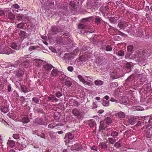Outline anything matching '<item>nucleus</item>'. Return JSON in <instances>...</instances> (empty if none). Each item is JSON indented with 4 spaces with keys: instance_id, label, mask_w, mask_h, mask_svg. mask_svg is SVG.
I'll use <instances>...</instances> for the list:
<instances>
[{
    "instance_id": "nucleus-5",
    "label": "nucleus",
    "mask_w": 152,
    "mask_h": 152,
    "mask_svg": "<svg viewBox=\"0 0 152 152\" xmlns=\"http://www.w3.org/2000/svg\"><path fill=\"white\" fill-rule=\"evenodd\" d=\"M53 67V66L51 64H48L43 66V69L45 72H49Z\"/></svg>"
},
{
    "instance_id": "nucleus-8",
    "label": "nucleus",
    "mask_w": 152,
    "mask_h": 152,
    "mask_svg": "<svg viewBox=\"0 0 152 152\" xmlns=\"http://www.w3.org/2000/svg\"><path fill=\"white\" fill-rule=\"evenodd\" d=\"M11 49L8 47H5L2 50L1 53L9 54L10 53Z\"/></svg>"
},
{
    "instance_id": "nucleus-4",
    "label": "nucleus",
    "mask_w": 152,
    "mask_h": 152,
    "mask_svg": "<svg viewBox=\"0 0 152 152\" xmlns=\"http://www.w3.org/2000/svg\"><path fill=\"white\" fill-rule=\"evenodd\" d=\"M115 115L116 118L120 119V120L126 117L125 113L121 111L115 113Z\"/></svg>"
},
{
    "instance_id": "nucleus-15",
    "label": "nucleus",
    "mask_w": 152,
    "mask_h": 152,
    "mask_svg": "<svg viewBox=\"0 0 152 152\" xmlns=\"http://www.w3.org/2000/svg\"><path fill=\"white\" fill-rule=\"evenodd\" d=\"M7 144L10 148H13L15 145V142L13 140H8Z\"/></svg>"
},
{
    "instance_id": "nucleus-13",
    "label": "nucleus",
    "mask_w": 152,
    "mask_h": 152,
    "mask_svg": "<svg viewBox=\"0 0 152 152\" xmlns=\"http://www.w3.org/2000/svg\"><path fill=\"white\" fill-rule=\"evenodd\" d=\"M88 59L87 55L86 54L82 55L79 57V60L81 61H85Z\"/></svg>"
},
{
    "instance_id": "nucleus-32",
    "label": "nucleus",
    "mask_w": 152,
    "mask_h": 152,
    "mask_svg": "<svg viewBox=\"0 0 152 152\" xmlns=\"http://www.w3.org/2000/svg\"><path fill=\"white\" fill-rule=\"evenodd\" d=\"M108 141L111 144H113L116 141V139L112 137H110L108 138Z\"/></svg>"
},
{
    "instance_id": "nucleus-11",
    "label": "nucleus",
    "mask_w": 152,
    "mask_h": 152,
    "mask_svg": "<svg viewBox=\"0 0 152 152\" xmlns=\"http://www.w3.org/2000/svg\"><path fill=\"white\" fill-rule=\"evenodd\" d=\"M129 102L128 98L126 96H125L121 98L120 100V103L121 104H127Z\"/></svg>"
},
{
    "instance_id": "nucleus-61",
    "label": "nucleus",
    "mask_w": 152,
    "mask_h": 152,
    "mask_svg": "<svg viewBox=\"0 0 152 152\" xmlns=\"http://www.w3.org/2000/svg\"><path fill=\"white\" fill-rule=\"evenodd\" d=\"M55 127V126H53L52 124H49L48 125V127L49 128L53 129Z\"/></svg>"
},
{
    "instance_id": "nucleus-40",
    "label": "nucleus",
    "mask_w": 152,
    "mask_h": 152,
    "mask_svg": "<svg viewBox=\"0 0 152 152\" xmlns=\"http://www.w3.org/2000/svg\"><path fill=\"white\" fill-rule=\"evenodd\" d=\"M146 37L149 39H152V32L151 31L149 32L148 34L146 35Z\"/></svg>"
},
{
    "instance_id": "nucleus-25",
    "label": "nucleus",
    "mask_w": 152,
    "mask_h": 152,
    "mask_svg": "<svg viewBox=\"0 0 152 152\" xmlns=\"http://www.w3.org/2000/svg\"><path fill=\"white\" fill-rule=\"evenodd\" d=\"M52 31L54 34H56L57 33L60 31V28L57 27H53L52 29Z\"/></svg>"
},
{
    "instance_id": "nucleus-57",
    "label": "nucleus",
    "mask_w": 152,
    "mask_h": 152,
    "mask_svg": "<svg viewBox=\"0 0 152 152\" xmlns=\"http://www.w3.org/2000/svg\"><path fill=\"white\" fill-rule=\"evenodd\" d=\"M109 20L111 23H113L115 22V18L113 17H111L110 18Z\"/></svg>"
},
{
    "instance_id": "nucleus-36",
    "label": "nucleus",
    "mask_w": 152,
    "mask_h": 152,
    "mask_svg": "<svg viewBox=\"0 0 152 152\" xmlns=\"http://www.w3.org/2000/svg\"><path fill=\"white\" fill-rule=\"evenodd\" d=\"M96 123L95 121L91 120L89 122V125L91 127H93L95 126Z\"/></svg>"
},
{
    "instance_id": "nucleus-37",
    "label": "nucleus",
    "mask_w": 152,
    "mask_h": 152,
    "mask_svg": "<svg viewBox=\"0 0 152 152\" xmlns=\"http://www.w3.org/2000/svg\"><path fill=\"white\" fill-rule=\"evenodd\" d=\"M32 101L36 104H38L39 102V99L37 97L34 96L32 98Z\"/></svg>"
},
{
    "instance_id": "nucleus-23",
    "label": "nucleus",
    "mask_w": 152,
    "mask_h": 152,
    "mask_svg": "<svg viewBox=\"0 0 152 152\" xmlns=\"http://www.w3.org/2000/svg\"><path fill=\"white\" fill-rule=\"evenodd\" d=\"M96 86H101L103 84V82L100 80H97L94 82Z\"/></svg>"
},
{
    "instance_id": "nucleus-9",
    "label": "nucleus",
    "mask_w": 152,
    "mask_h": 152,
    "mask_svg": "<svg viewBox=\"0 0 152 152\" xmlns=\"http://www.w3.org/2000/svg\"><path fill=\"white\" fill-rule=\"evenodd\" d=\"M35 122L37 124L39 125H44L45 123V122L43 120L39 118H37L35 120Z\"/></svg>"
},
{
    "instance_id": "nucleus-55",
    "label": "nucleus",
    "mask_w": 152,
    "mask_h": 152,
    "mask_svg": "<svg viewBox=\"0 0 152 152\" xmlns=\"http://www.w3.org/2000/svg\"><path fill=\"white\" fill-rule=\"evenodd\" d=\"M67 70L70 72H72L74 70L73 67L72 66H69L67 67Z\"/></svg>"
},
{
    "instance_id": "nucleus-16",
    "label": "nucleus",
    "mask_w": 152,
    "mask_h": 152,
    "mask_svg": "<svg viewBox=\"0 0 152 152\" xmlns=\"http://www.w3.org/2000/svg\"><path fill=\"white\" fill-rule=\"evenodd\" d=\"M48 99L49 101H51L52 102H58V100L56 98L54 95H50V96L48 98Z\"/></svg>"
},
{
    "instance_id": "nucleus-54",
    "label": "nucleus",
    "mask_w": 152,
    "mask_h": 152,
    "mask_svg": "<svg viewBox=\"0 0 152 152\" xmlns=\"http://www.w3.org/2000/svg\"><path fill=\"white\" fill-rule=\"evenodd\" d=\"M126 67L127 69H130L131 67V64L129 63H127L126 64Z\"/></svg>"
},
{
    "instance_id": "nucleus-29",
    "label": "nucleus",
    "mask_w": 152,
    "mask_h": 152,
    "mask_svg": "<svg viewBox=\"0 0 152 152\" xmlns=\"http://www.w3.org/2000/svg\"><path fill=\"white\" fill-rule=\"evenodd\" d=\"M69 6H71L70 8L72 10H74L76 8L75 6H76V4L74 2H70L69 4Z\"/></svg>"
},
{
    "instance_id": "nucleus-53",
    "label": "nucleus",
    "mask_w": 152,
    "mask_h": 152,
    "mask_svg": "<svg viewBox=\"0 0 152 152\" xmlns=\"http://www.w3.org/2000/svg\"><path fill=\"white\" fill-rule=\"evenodd\" d=\"M64 41L66 42H65L66 44H68V42H70V39L69 37H65L64 38Z\"/></svg>"
},
{
    "instance_id": "nucleus-58",
    "label": "nucleus",
    "mask_w": 152,
    "mask_h": 152,
    "mask_svg": "<svg viewBox=\"0 0 152 152\" xmlns=\"http://www.w3.org/2000/svg\"><path fill=\"white\" fill-rule=\"evenodd\" d=\"M38 136L40 137L41 138L45 139V134L44 133H42L41 134H38Z\"/></svg>"
},
{
    "instance_id": "nucleus-10",
    "label": "nucleus",
    "mask_w": 152,
    "mask_h": 152,
    "mask_svg": "<svg viewBox=\"0 0 152 152\" xmlns=\"http://www.w3.org/2000/svg\"><path fill=\"white\" fill-rule=\"evenodd\" d=\"M119 76L118 75L116 70H114V72H112L110 75V78L112 80H114L118 78Z\"/></svg>"
},
{
    "instance_id": "nucleus-64",
    "label": "nucleus",
    "mask_w": 152,
    "mask_h": 152,
    "mask_svg": "<svg viewBox=\"0 0 152 152\" xmlns=\"http://www.w3.org/2000/svg\"><path fill=\"white\" fill-rule=\"evenodd\" d=\"M83 84H86L88 86L91 85V83L89 82L86 81V80H85V82H84Z\"/></svg>"
},
{
    "instance_id": "nucleus-30",
    "label": "nucleus",
    "mask_w": 152,
    "mask_h": 152,
    "mask_svg": "<svg viewBox=\"0 0 152 152\" xmlns=\"http://www.w3.org/2000/svg\"><path fill=\"white\" fill-rule=\"evenodd\" d=\"M29 66V63L27 61H24L22 64V66L25 68L28 67Z\"/></svg>"
},
{
    "instance_id": "nucleus-24",
    "label": "nucleus",
    "mask_w": 152,
    "mask_h": 152,
    "mask_svg": "<svg viewBox=\"0 0 152 152\" xmlns=\"http://www.w3.org/2000/svg\"><path fill=\"white\" fill-rule=\"evenodd\" d=\"M78 27L79 29H87L88 28V26L82 23L78 25Z\"/></svg>"
},
{
    "instance_id": "nucleus-56",
    "label": "nucleus",
    "mask_w": 152,
    "mask_h": 152,
    "mask_svg": "<svg viewBox=\"0 0 152 152\" xmlns=\"http://www.w3.org/2000/svg\"><path fill=\"white\" fill-rule=\"evenodd\" d=\"M91 149L92 150L95 151H97V147L96 146L94 145L91 147Z\"/></svg>"
},
{
    "instance_id": "nucleus-6",
    "label": "nucleus",
    "mask_w": 152,
    "mask_h": 152,
    "mask_svg": "<svg viewBox=\"0 0 152 152\" xmlns=\"http://www.w3.org/2000/svg\"><path fill=\"white\" fill-rule=\"evenodd\" d=\"M82 148V146L80 145L76 144L71 146V149L72 150H76L79 151Z\"/></svg>"
},
{
    "instance_id": "nucleus-27",
    "label": "nucleus",
    "mask_w": 152,
    "mask_h": 152,
    "mask_svg": "<svg viewBox=\"0 0 152 152\" xmlns=\"http://www.w3.org/2000/svg\"><path fill=\"white\" fill-rule=\"evenodd\" d=\"M8 18L11 20H13L15 19V15L12 12H9L8 15Z\"/></svg>"
},
{
    "instance_id": "nucleus-33",
    "label": "nucleus",
    "mask_w": 152,
    "mask_h": 152,
    "mask_svg": "<svg viewBox=\"0 0 152 152\" xmlns=\"http://www.w3.org/2000/svg\"><path fill=\"white\" fill-rule=\"evenodd\" d=\"M50 137L53 139H55L56 138V133L54 132H50L49 133Z\"/></svg>"
},
{
    "instance_id": "nucleus-1",
    "label": "nucleus",
    "mask_w": 152,
    "mask_h": 152,
    "mask_svg": "<svg viewBox=\"0 0 152 152\" xmlns=\"http://www.w3.org/2000/svg\"><path fill=\"white\" fill-rule=\"evenodd\" d=\"M72 113L78 119H80L83 118L84 116L82 112L80 111L77 108H75L72 110Z\"/></svg>"
},
{
    "instance_id": "nucleus-63",
    "label": "nucleus",
    "mask_w": 152,
    "mask_h": 152,
    "mask_svg": "<svg viewBox=\"0 0 152 152\" xmlns=\"http://www.w3.org/2000/svg\"><path fill=\"white\" fill-rule=\"evenodd\" d=\"M93 108L95 109L97 107V105L94 102H93Z\"/></svg>"
},
{
    "instance_id": "nucleus-17",
    "label": "nucleus",
    "mask_w": 152,
    "mask_h": 152,
    "mask_svg": "<svg viewBox=\"0 0 152 152\" xmlns=\"http://www.w3.org/2000/svg\"><path fill=\"white\" fill-rule=\"evenodd\" d=\"M136 121V118L135 117H131L128 119L129 123L132 125L134 124Z\"/></svg>"
},
{
    "instance_id": "nucleus-12",
    "label": "nucleus",
    "mask_w": 152,
    "mask_h": 152,
    "mask_svg": "<svg viewBox=\"0 0 152 152\" xmlns=\"http://www.w3.org/2000/svg\"><path fill=\"white\" fill-rule=\"evenodd\" d=\"M34 61L35 66L38 67L40 66L43 63L42 60L39 59H35Z\"/></svg>"
},
{
    "instance_id": "nucleus-3",
    "label": "nucleus",
    "mask_w": 152,
    "mask_h": 152,
    "mask_svg": "<svg viewBox=\"0 0 152 152\" xmlns=\"http://www.w3.org/2000/svg\"><path fill=\"white\" fill-rule=\"evenodd\" d=\"M128 23L120 21L119 22L118 26L120 29H124L128 26Z\"/></svg>"
},
{
    "instance_id": "nucleus-39",
    "label": "nucleus",
    "mask_w": 152,
    "mask_h": 152,
    "mask_svg": "<svg viewBox=\"0 0 152 152\" xmlns=\"http://www.w3.org/2000/svg\"><path fill=\"white\" fill-rule=\"evenodd\" d=\"M77 77L80 81L83 84L85 80L83 77L81 75H78L77 76Z\"/></svg>"
},
{
    "instance_id": "nucleus-22",
    "label": "nucleus",
    "mask_w": 152,
    "mask_h": 152,
    "mask_svg": "<svg viewBox=\"0 0 152 152\" xmlns=\"http://www.w3.org/2000/svg\"><path fill=\"white\" fill-rule=\"evenodd\" d=\"M10 47L13 49L17 50H19L20 48L19 46H18L14 42H12L11 43Z\"/></svg>"
},
{
    "instance_id": "nucleus-51",
    "label": "nucleus",
    "mask_w": 152,
    "mask_h": 152,
    "mask_svg": "<svg viewBox=\"0 0 152 152\" xmlns=\"http://www.w3.org/2000/svg\"><path fill=\"white\" fill-rule=\"evenodd\" d=\"M13 137L15 139H19L20 137L19 134H14L12 135Z\"/></svg>"
},
{
    "instance_id": "nucleus-26",
    "label": "nucleus",
    "mask_w": 152,
    "mask_h": 152,
    "mask_svg": "<svg viewBox=\"0 0 152 152\" xmlns=\"http://www.w3.org/2000/svg\"><path fill=\"white\" fill-rule=\"evenodd\" d=\"M24 72L20 69H19L17 75L18 77H20L23 76Z\"/></svg>"
},
{
    "instance_id": "nucleus-2",
    "label": "nucleus",
    "mask_w": 152,
    "mask_h": 152,
    "mask_svg": "<svg viewBox=\"0 0 152 152\" xmlns=\"http://www.w3.org/2000/svg\"><path fill=\"white\" fill-rule=\"evenodd\" d=\"M61 73V72L58 70L54 67L50 73V75L52 77H56L58 76Z\"/></svg>"
},
{
    "instance_id": "nucleus-45",
    "label": "nucleus",
    "mask_w": 152,
    "mask_h": 152,
    "mask_svg": "<svg viewBox=\"0 0 152 152\" xmlns=\"http://www.w3.org/2000/svg\"><path fill=\"white\" fill-rule=\"evenodd\" d=\"M109 101H104L102 104L104 106L107 107L109 105Z\"/></svg>"
},
{
    "instance_id": "nucleus-43",
    "label": "nucleus",
    "mask_w": 152,
    "mask_h": 152,
    "mask_svg": "<svg viewBox=\"0 0 152 152\" xmlns=\"http://www.w3.org/2000/svg\"><path fill=\"white\" fill-rule=\"evenodd\" d=\"M118 85L117 83L116 82H113L110 83V86L112 88L115 87H116L118 86Z\"/></svg>"
},
{
    "instance_id": "nucleus-59",
    "label": "nucleus",
    "mask_w": 152,
    "mask_h": 152,
    "mask_svg": "<svg viewBox=\"0 0 152 152\" xmlns=\"http://www.w3.org/2000/svg\"><path fill=\"white\" fill-rule=\"evenodd\" d=\"M110 100L112 102H115L116 103H117L118 102V101L115 99L113 97L111 98Z\"/></svg>"
},
{
    "instance_id": "nucleus-62",
    "label": "nucleus",
    "mask_w": 152,
    "mask_h": 152,
    "mask_svg": "<svg viewBox=\"0 0 152 152\" xmlns=\"http://www.w3.org/2000/svg\"><path fill=\"white\" fill-rule=\"evenodd\" d=\"M142 123L141 121H138L137 124H136V126L137 127L140 126L141 125Z\"/></svg>"
},
{
    "instance_id": "nucleus-50",
    "label": "nucleus",
    "mask_w": 152,
    "mask_h": 152,
    "mask_svg": "<svg viewBox=\"0 0 152 152\" xmlns=\"http://www.w3.org/2000/svg\"><path fill=\"white\" fill-rule=\"evenodd\" d=\"M11 7L12 8L16 9H18L20 8V6L17 4H14L12 5Z\"/></svg>"
},
{
    "instance_id": "nucleus-48",
    "label": "nucleus",
    "mask_w": 152,
    "mask_h": 152,
    "mask_svg": "<svg viewBox=\"0 0 152 152\" xmlns=\"http://www.w3.org/2000/svg\"><path fill=\"white\" fill-rule=\"evenodd\" d=\"M56 96L58 98H59L62 96V94L61 92L58 91L55 94Z\"/></svg>"
},
{
    "instance_id": "nucleus-60",
    "label": "nucleus",
    "mask_w": 152,
    "mask_h": 152,
    "mask_svg": "<svg viewBox=\"0 0 152 152\" xmlns=\"http://www.w3.org/2000/svg\"><path fill=\"white\" fill-rule=\"evenodd\" d=\"M59 75H60V77H62L61 79H64L66 77V75H65L62 72H61V73Z\"/></svg>"
},
{
    "instance_id": "nucleus-35",
    "label": "nucleus",
    "mask_w": 152,
    "mask_h": 152,
    "mask_svg": "<svg viewBox=\"0 0 152 152\" xmlns=\"http://www.w3.org/2000/svg\"><path fill=\"white\" fill-rule=\"evenodd\" d=\"M23 15L22 14H18L17 16V19L18 21H21L23 20Z\"/></svg>"
},
{
    "instance_id": "nucleus-47",
    "label": "nucleus",
    "mask_w": 152,
    "mask_h": 152,
    "mask_svg": "<svg viewBox=\"0 0 152 152\" xmlns=\"http://www.w3.org/2000/svg\"><path fill=\"white\" fill-rule=\"evenodd\" d=\"M25 23H20L17 25V27L19 28H23L25 26Z\"/></svg>"
},
{
    "instance_id": "nucleus-49",
    "label": "nucleus",
    "mask_w": 152,
    "mask_h": 152,
    "mask_svg": "<svg viewBox=\"0 0 152 152\" xmlns=\"http://www.w3.org/2000/svg\"><path fill=\"white\" fill-rule=\"evenodd\" d=\"M1 111L3 113H7L8 111V108L7 107H3L1 108Z\"/></svg>"
},
{
    "instance_id": "nucleus-38",
    "label": "nucleus",
    "mask_w": 152,
    "mask_h": 152,
    "mask_svg": "<svg viewBox=\"0 0 152 152\" xmlns=\"http://www.w3.org/2000/svg\"><path fill=\"white\" fill-rule=\"evenodd\" d=\"M104 50L107 51H110L112 50V48L109 45H107L104 49Z\"/></svg>"
},
{
    "instance_id": "nucleus-20",
    "label": "nucleus",
    "mask_w": 152,
    "mask_h": 152,
    "mask_svg": "<svg viewBox=\"0 0 152 152\" xmlns=\"http://www.w3.org/2000/svg\"><path fill=\"white\" fill-rule=\"evenodd\" d=\"M122 145V140L120 139L118 141L115 143L114 146L115 147L118 148L121 147Z\"/></svg>"
},
{
    "instance_id": "nucleus-42",
    "label": "nucleus",
    "mask_w": 152,
    "mask_h": 152,
    "mask_svg": "<svg viewBox=\"0 0 152 152\" xmlns=\"http://www.w3.org/2000/svg\"><path fill=\"white\" fill-rule=\"evenodd\" d=\"M21 88L23 92H28V90L25 86L22 85L21 86Z\"/></svg>"
},
{
    "instance_id": "nucleus-46",
    "label": "nucleus",
    "mask_w": 152,
    "mask_h": 152,
    "mask_svg": "<svg viewBox=\"0 0 152 152\" xmlns=\"http://www.w3.org/2000/svg\"><path fill=\"white\" fill-rule=\"evenodd\" d=\"M92 20V17H89L88 18L83 19L82 20V22L83 23L84 21H90Z\"/></svg>"
},
{
    "instance_id": "nucleus-7",
    "label": "nucleus",
    "mask_w": 152,
    "mask_h": 152,
    "mask_svg": "<svg viewBox=\"0 0 152 152\" xmlns=\"http://www.w3.org/2000/svg\"><path fill=\"white\" fill-rule=\"evenodd\" d=\"M20 121L22 122L23 123H27L29 121V120L27 115H21Z\"/></svg>"
},
{
    "instance_id": "nucleus-28",
    "label": "nucleus",
    "mask_w": 152,
    "mask_h": 152,
    "mask_svg": "<svg viewBox=\"0 0 152 152\" xmlns=\"http://www.w3.org/2000/svg\"><path fill=\"white\" fill-rule=\"evenodd\" d=\"M119 133L115 131H113L111 132V135L114 137L116 138L118 135Z\"/></svg>"
},
{
    "instance_id": "nucleus-41",
    "label": "nucleus",
    "mask_w": 152,
    "mask_h": 152,
    "mask_svg": "<svg viewBox=\"0 0 152 152\" xmlns=\"http://www.w3.org/2000/svg\"><path fill=\"white\" fill-rule=\"evenodd\" d=\"M117 55L119 56H122L124 55V51L122 50H120L118 52L117 54H116Z\"/></svg>"
},
{
    "instance_id": "nucleus-19",
    "label": "nucleus",
    "mask_w": 152,
    "mask_h": 152,
    "mask_svg": "<svg viewBox=\"0 0 152 152\" xmlns=\"http://www.w3.org/2000/svg\"><path fill=\"white\" fill-rule=\"evenodd\" d=\"M152 130V127L150 128L145 133V135L148 138H150L152 135V131L150 132V131Z\"/></svg>"
},
{
    "instance_id": "nucleus-34",
    "label": "nucleus",
    "mask_w": 152,
    "mask_h": 152,
    "mask_svg": "<svg viewBox=\"0 0 152 152\" xmlns=\"http://www.w3.org/2000/svg\"><path fill=\"white\" fill-rule=\"evenodd\" d=\"M39 48V46H31L28 48V50L30 51H32L34 50H35L37 49H38Z\"/></svg>"
},
{
    "instance_id": "nucleus-44",
    "label": "nucleus",
    "mask_w": 152,
    "mask_h": 152,
    "mask_svg": "<svg viewBox=\"0 0 152 152\" xmlns=\"http://www.w3.org/2000/svg\"><path fill=\"white\" fill-rule=\"evenodd\" d=\"M127 50L128 51L132 52L133 51V46L132 45H129L127 47Z\"/></svg>"
},
{
    "instance_id": "nucleus-31",
    "label": "nucleus",
    "mask_w": 152,
    "mask_h": 152,
    "mask_svg": "<svg viewBox=\"0 0 152 152\" xmlns=\"http://www.w3.org/2000/svg\"><path fill=\"white\" fill-rule=\"evenodd\" d=\"M104 122L107 124H110L112 122L111 118L110 117H107L106 118L104 121Z\"/></svg>"
},
{
    "instance_id": "nucleus-14",
    "label": "nucleus",
    "mask_w": 152,
    "mask_h": 152,
    "mask_svg": "<svg viewBox=\"0 0 152 152\" xmlns=\"http://www.w3.org/2000/svg\"><path fill=\"white\" fill-rule=\"evenodd\" d=\"M74 137V135L71 133L69 132L66 134L64 138H67L69 140H72Z\"/></svg>"
},
{
    "instance_id": "nucleus-21",
    "label": "nucleus",
    "mask_w": 152,
    "mask_h": 152,
    "mask_svg": "<svg viewBox=\"0 0 152 152\" xmlns=\"http://www.w3.org/2000/svg\"><path fill=\"white\" fill-rule=\"evenodd\" d=\"M145 122L146 123H151L152 122V118L148 116H145L144 117Z\"/></svg>"
},
{
    "instance_id": "nucleus-52",
    "label": "nucleus",
    "mask_w": 152,
    "mask_h": 152,
    "mask_svg": "<svg viewBox=\"0 0 152 152\" xmlns=\"http://www.w3.org/2000/svg\"><path fill=\"white\" fill-rule=\"evenodd\" d=\"M65 84L68 87L72 85V82L69 80H67L65 82Z\"/></svg>"
},
{
    "instance_id": "nucleus-18",
    "label": "nucleus",
    "mask_w": 152,
    "mask_h": 152,
    "mask_svg": "<svg viewBox=\"0 0 152 152\" xmlns=\"http://www.w3.org/2000/svg\"><path fill=\"white\" fill-rule=\"evenodd\" d=\"M102 21L101 18L98 16H96L94 19L95 23L97 25L100 24Z\"/></svg>"
}]
</instances>
